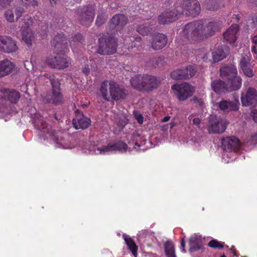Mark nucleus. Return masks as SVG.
I'll return each instance as SVG.
<instances>
[{"label":"nucleus","instance_id":"obj_1","mask_svg":"<svg viewBox=\"0 0 257 257\" xmlns=\"http://www.w3.org/2000/svg\"><path fill=\"white\" fill-rule=\"evenodd\" d=\"M221 23L219 21H212L207 24L201 22H193L186 24L182 35L189 41H196L207 38L219 30Z\"/></svg>","mask_w":257,"mask_h":257},{"label":"nucleus","instance_id":"obj_2","mask_svg":"<svg viewBox=\"0 0 257 257\" xmlns=\"http://www.w3.org/2000/svg\"><path fill=\"white\" fill-rule=\"evenodd\" d=\"M220 76L225 81L228 91L237 90L242 85V79L237 75L236 67L230 65L222 67L220 69Z\"/></svg>","mask_w":257,"mask_h":257},{"label":"nucleus","instance_id":"obj_3","mask_svg":"<svg viewBox=\"0 0 257 257\" xmlns=\"http://www.w3.org/2000/svg\"><path fill=\"white\" fill-rule=\"evenodd\" d=\"M34 125L36 128L49 134L57 145L56 147L68 148L66 145V141L64 140V136H66V135L53 131L50 125L48 126L44 121L43 117L40 115H36L34 119Z\"/></svg>","mask_w":257,"mask_h":257},{"label":"nucleus","instance_id":"obj_4","mask_svg":"<svg viewBox=\"0 0 257 257\" xmlns=\"http://www.w3.org/2000/svg\"><path fill=\"white\" fill-rule=\"evenodd\" d=\"M100 91L103 99L107 101L113 100H118L125 98L126 93L124 89L113 81L108 82L103 81L100 86Z\"/></svg>","mask_w":257,"mask_h":257},{"label":"nucleus","instance_id":"obj_5","mask_svg":"<svg viewBox=\"0 0 257 257\" xmlns=\"http://www.w3.org/2000/svg\"><path fill=\"white\" fill-rule=\"evenodd\" d=\"M132 86L140 91H149L157 88L160 83L157 78L147 74L137 75L131 79Z\"/></svg>","mask_w":257,"mask_h":257},{"label":"nucleus","instance_id":"obj_6","mask_svg":"<svg viewBox=\"0 0 257 257\" xmlns=\"http://www.w3.org/2000/svg\"><path fill=\"white\" fill-rule=\"evenodd\" d=\"M0 112L10 114L12 111L11 103H15L20 97V93L15 90L3 89L0 91Z\"/></svg>","mask_w":257,"mask_h":257},{"label":"nucleus","instance_id":"obj_7","mask_svg":"<svg viewBox=\"0 0 257 257\" xmlns=\"http://www.w3.org/2000/svg\"><path fill=\"white\" fill-rule=\"evenodd\" d=\"M117 41L113 37L104 36L99 39L98 52L102 55L112 54L116 52Z\"/></svg>","mask_w":257,"mask_h":257},{"label":"nucleus","instance_id":"obj_8","mask_svg":"<svg viewBox=\"0 0 257 257\" xmlns=\"http://www.w3.org/2000/svg\"><path fill=\"white\" fill-rule=\"evenodd\" d=\"M34 23V21L30 16L26 15L23 18L20 24L22 29V40L28 46H31L32 41L34 38V33L29 28L30 26Z\"/></svg>","mask_w":257,"mask_h":257},{"label":"nucleus","instance_id":"obj_9","mask_svg":"<svg viewBox=\"0 0 257 257\" xmlns=\"http://www.w3.org/2000/svg\"><path fill=\"white\" fill-rule=\"evenodd\" d=\"M181 14H185L188 16L196 17L200 13L201 8L197 0H183L180 4Z\"/></svg>","mask_w":257,"mask_h":257},{"label":"nucleus","instance_id":"obj_10","mask_svg":"<svg viewBox=\"0 0 257 257\" xmlns=\"http://www.w3.org/2000/svg\"><path fill=\"white\" fill-rule=\"evenodd\" d=\"M46 62L51 68L62 69L68 67L71 61L69 57L63 54L48 58Z\"/></svg>","mask_w":257,"mask_h":257},{"label":"nucleus","instance_id":"obj_11","mask_svg":"<svg viewBox=\"0 0 257 257\" xmlns=\"http://www.w3.org/2000/svg\"><path fill=\"white\" fill-rule=\"evenodd\" d=\"M173 90H176V95L180 101H184L188 97L191 96L194 91V87L187 83L176 84L172 86Z\"/></svg>","mask_w":257,"mask_h":257},{"label":"nucleus","instance_id":"obj_12","mask_svg":"<svg viewBox=\"0 0 257 257\" xmlns=\"http://www.w3.org/2000/svg\"><path fill=\"white\" fill-rule=\"evenodd\" d=\"M181 15V11L178 7H175L173 9H167L158 17V23L161 25H165L173 22L178 19Z\"/></svg>","mask_w":257,"mask_h":257},{"label":"nucleus","instance_id":"obj_13","mask_svg":"<svg viewBox=\"0 0 257 257\" xmlns=\"http://www.w3.org/2000/svg\"><path fill=\"white\" fill-rule=\"evenodd\" d=\"M253 63V61H251V55L249 52L242 55L239 65L240 70L246 77H252L255 74Z\"/></svg>","mask_w":257,"mask_h":257},{"label":"nucleus","instance_id":"obj_14","mask_svg":"<svg viewBox=\"0 0 257 257\" xmlns=\"http://www.w3.org/2000/svg\"><path fill=\"white\" fill-rule=\"evenodd\" d=\"M127 145L121 141H118L114 143H109L107 146H103L101 147H97L94 150L95 154H105L111 151L125 152L127 150Z\"/></svg>","mask_w":257,"mask_h":257},{"label":"nucleus","instance_id":"obj_15","mask_svg":"<svg viewBox=\"0 0 257 257\" xmlns=\"http://www.w3.org/2000/svg\"><path fill=\"white\" fill-rule=\"evenodd\" d=\"M94 8L92 5L79 10L78 15L80 23L82 25L89 26L93 21L94 16Z\"/></svg>","mask_w":257,"mask_h":257},{"label":"nucleus","instance_id":"obj_16","mask_svg":"<svg viewBox=\"0 0 257 257\" xmlns=\"http://www.w3.org/2000/svg\"><path fill=\"white\" fill-rule=\"evenodd\" d=\"M18 50L16 42L8 36H0V51L6 53L16 52Z\"/></svg>","mask_w":257,"mask_h":257},{"label":"nucleus","instance_id":"obj_17","mask_svg":"<svg viewBox=\"0 0 257 257\" xmlns=\"http://www.w3.org/2000/svg\"><path fill=\"white\" fill-rule=\"evenodd\" d=\"M241 101L243 106L257 105V91L253 88H248L246 92L242 93Z\"/></svg>","mask_w":257,"mask_h":257},{"label":"nucleus","instance_id":"obj_18","mask_svg":"<svg viewBox=\"0 0 257 257\" xmlns=\"http://www.w3.org/2000/svg\"><path fill=\"white\" fill-rule=\"evenodd\" d=\"M239 103L238 100L233 102L223 99L214 104V106L224 112H228L237 110L238 109Z\"/></svg>","mask_w":257,"mask_h":257},{"label":"nucleus","instance_id":"obj_19","mask_svg":"<svg viewBox=\"0 0 257 257\" xmlns=\"http://www.w3.org/2000/svg\"><path fill=\"white\" fill-rule=\"evenodd\" d=\"M240 145L239 140L235 137H227L222 140V148L226 151H236Z\"/></svg>","mask_w":257,"mask_h":257},{"label":"nucleus","instance_id":"obj_20","mask_svg":"<svg viewBox=\"0 0 257 257\" xmlns=\"http://www.w3.org/2000/svg\"><path fill=\"white\" fill-rule=\"evenodd\" d=\"M90 119L84 116L78 110L76 111V117L73 119V124L76 129H85L90 124Z\"/></svg>","mask_w":257,"mask_h":257},{"label":"nucleus","instance_id":"obj_21","mask_svg":"<svg viewBox=\"0 0 257 257\" xmlns=\"http://www.w3.org/2000/svg\"><path fill=\"white\" fill-rule=\"evenodd\" d=\"M226 128V122L225 119L216 118L211 122L209 131L213 133H222Z\"/></svg>","mask_w":257,"mask_h":257},{"label":"nucleus","instance_id":"obj_22","mask_svg":"<svg viewBox=\"0 0 257 257\" xmlns=\"http://www.w3.org/2000/svg\"><path fill=\"white\" fill-rule=\"evenodd\" d=\"M52 45L56 49V51L65 52L68 43L63 34H59L55 36L51 42Z\"/></svg>","mask_w":257,"mask_h":257},{"label":"nucleus","instance_id":"obj_23","mask_svg":"<svg viewBox=\"0 0 257 257\" xmlns=\"http://www.w3.org/2000/svg\"><path fill=\"white\" fill-rule=\"evenodd\" d=\"M167 38L163 34L155 35L152 41V47L154 50H160L164 48L167 43Z\"/></svg>","mask_w":257,"mask_h":257},{"label":"nucleus","instance_id":"obj_24","mask_svg":"<svg viewBox=\"0 0 257 257\" xmlns=\"http://www.w3.org/2000/svg\"><path fill=\"white\" fill-rule=\"evenodd\" d=\"M44 101L54 104L61 103L63 101V96L61 91L52 90L51 93L48 94L45 96Z\"/></svg>","mask_w":257,"mask_h":257},{"label":"nucleus","instance_id":"obj_25","mask_svg":"<svg viewBox=\"0 0 257 257\" xmlns=\"http://www.w3.org/2000/svg\"><path fill=\"white\" fill-rule=\"evenodd\" d=\"M238 27L236 24H233L223 34L224 39L230 44L234 43L236 41V34Z\"/></svg>","mask_w":257,"mask_h":257},{"label":"nucleus","instance_id":"obj_26","mask_svg":"<svg viewBox=\"0 0 257 257\" xmlns=\"http://www.w3.org/2000/svg\"><path fill=\"white\" fill-rule=\"evenodd\" d=\"M15 68L14 64L8 59L0 61V77L10 74Z\"/></svg>","mask_w":257,"mask_h":257},{"label":"nucleus","instance_id":"obj_27","mask_svg":"<svg viewBox=\"0 0 257 257\" xmlns=\"http://www.w3.org/2000/svg\"><path fill=\"white\" fill-rule=\"evenodd\" d=\"M127 22V18L123 15H116L111 19L109 27L112 29L116 27L121 28L126 24Z\"/></svg>","mask_w":257,"mask_h":257},{"label":"nucleus","instance_id":"obj_28","mask_svg":"<svg viewBox=\"0 0 257 257\" xmlns=\"http://www.w3.org/2000/svg\"><path fill=\"white\" fill-rule=\"evenodd\" d=\"M229 53L228 47L226 46L218 48L212 53L213 62H217L225 58Z\"/></svg>","mask_w":257,"mask_h":257},{"label":"nucleus","instance_id":"obj_29","mask_svg":"<svg viewBox=\"0 0 257 257\" xmlns=\"http://www.w3.org/2000/svg\"><path fill=\"white\" fill-rule=\"evenodd\" d=\"M211 87L213 90L216 93H220L228 92V89H227V84L224 80H217L212 81Z\"/></svg>","mask_w":257,"mask_h":257},{"label":"nucleus","instance_id":"obj_30","mask_svg":"<svg viewBox=\"0 0 257 257\" xmlns=\"http://www.w3.org/2000/svg\"><path fill=\"white\" fill-rule=\"evenodd\" d=\"M190 251H194L200 249L202 246V239L197 235L192 236L189 239Z\"/></svg>","mask_w":257,"mask_h":257},{"label":"nucleus","instance_id":"obj_31","mask_svg":"<svg viewBox=\"0 0 257 257\" xmlns=\"http://www.w3.org/2000/svg\"><path fill=\"white\" fill-rule=\"evenodd\" d=\"M137 31L142 36H148L151 34L152 27L149 22L139 24L136 28Z\"/></svg>","mask_w":257,"mask_h":257},{"label":"nucleus","instance_id":"obj_32","mask_svg":"<svg viewBox=\"0 0 257 257\" xmlns=\"http://www.w3.org/2000/svg\"><path fill=\"white\" fill-rule=\"evenodd\" d=\"M123 238L126 244L132 252V254L136 256L137 255L138 247L134 241L127 235H124Z\"/></svg>","mask_w":257,"mask_h":257},{"label":"nucleus","instance_id":"obj_33","mask_svg":"<svg viewBox=\"0 0 257 257\" xmlns=\"http://www.w3.org/2000/svg\"><path fill=\"white\" fill-rule=\"evenodd\" d=\"M44 76L47 77L50 81L52 90H58L61 91L60 90V83L58 79L56 78L55 76L49 75L48 74H46L44 75Z\"/></svg>","mask_w":257,"mask_h":257},{"label":"nucleus","instance_id":"obj_34","mask_svg":"<svg viewBox=\"0 0 257 257\" xmlns=\"http://www.w3.org/2000/svg\"><path fill=\"white\" fill-rule=\"evenodd\" d=\"M165 251L167 257H176L175 253L174 245L172 242L167 241L165 243Z\"/></svg>","mask_w":257,"mask_h":257},{"label":"nucleus","instance_id":"obj_35","mask_svg":"<svg viewBox=\"0 0 257 257\" xmlns=\"http://www.w3.org/2000/svg\"><path fill=\"white\" fill-rule=\"evenodd\" d=\"M69 43L72 50L75 48V46H78L83 41V38L80 34L76 35L74 37H72Z\"/></svg>","mask_w":257,"mask_h":257},{"label":"nucleus","instance_id":"obj_36","mask_svg":"<svg viewBox=\"0 0 257 257\" xmlns=\"http://www.w3.org/2000/svg\"><path fill=\"white\" fill-rule=\"evenodd\" d=\"M181 69L182 74H187V75L188 76L186 77V79L193 77L195 75L196 72V70L195 68V67L191 65Z\"/></svg>","mask_w":257,"mask_h":257},{"label":"nucleus","instance_id":"obj_37","mask_svg":"<svg viewBox=\"0 0 257 257\" xmlns=\"http://www.w3.org/2000/svg\"><path fill=\"white\" fill-rule=\"evenodd\" d=\"M171 77L175 80L186 79L187 74H182L181 69H177L171 73Z\"/></svg>","mask_w":257,"mask_h":257},{"label":"nucleus","instance_id":"obj_38","mask_svg":"<svg viewBox=\"0 0 257 257\" xmlns=\"http://www.w3.org/2000/svg\"><path fill=\"white\" fill-rule=\"evenodd\" d=\"M107 18V16L103 12L102 10H100L98 12V16L97 17L95 23L98 26L102 25Z\"/></svg>","mask_w":257,"mask_h":257},{"label":"nucleus","instance_id":"obj_39","mask_svg":"<svg viewBox=\"0 0 257 257\" xmlns=\"http://www.w3.org/2000/svg\"><path fill=\"white\" fill-rule=\"evenodd\" d=\"M224 242L218 241L216 240L212 239L208 242V246L214 248L221 249L224 246Z\"/></svg>","mask_w":257,"mask_h":257},{"label":"nucleus","instance_id":"obj_40","mask_svg":"<svg viewBox=\"0 0 257 257\" xmlns=\"http://www.w3.org/2000/svg\"><path fill=\"white\" fill-rule=\"evenodd\" d=\"M131 40L132 42L131 45L132 48H138L142 44V39L140 37H132Z\"/></svg>","mask_w":257,"mask_h":257},{"label":"nucleus","instance_id":"obj_41","mask_svg":"<svg viewBox=\"0 0 257 257\" xmlns=\"http://www.w3.org/2000/svg\"><path fill=\"white\" fill-rule=\"evenodd\" d=\"M206 8L211 11H215L218 9V4L213 1H208L206 3Z\"/></svg>","mask_w":257,"mask_h":257},{"label":"nucleus","instance_id":"obj_42","mask_svg":"<svg viewBox=\"0 0 257 257\" xmlns=\"http://www.w3.org/2000/svg\"><path fill=\"white\" fill-rule=\"evenodd\" d=\"M5 18L7 21L9 22H13L15 21L13 11L11 10H9L6 11L5 13Z\"/></svg>","mask_w":257,"mask_h":257},{"label":"nucleus","instance_id":"obj_43","mask_svg":"<svg viewBox=\"0 0 257 257\" xmlns=\"http://www.w3.org/2000/svg\"><path fill=\"white\" fill-rule=\"evenodd\" d=\"M251 42L254 44L251 48V52L253 54H257V35L252 38Z\"/></svg>","mask_w":257,"mask_h":257},{"label":"nucleus","instance_id":"obj_44","mask_svg":"<svg viewBox=\"0 0 257 257\" xmlns=\"http://www.w3.org/2000/svg\"><path fill=\"white\" fill-rule=\"evenodd\" d=\"M12 0H0V9H5L9 6Z\"/></svg>","mask_w":257,"mask_h":257},{"label":"nucleus","instance_id":"obj_45","mask_svg":"<svg viewBox=\"0 0 257 257\" xmlns=\"http://www.w3.org/2000/svg\"><path fill=\"white\" fill-rule=\"evenodd\" d=\"M247 143H249L250 145L257 144V133L251 136Z\"/></svg>","mask_w":257,"mask_h":257},{"label":"nucleus","instance_id":"obj_46","mask_svg":"<svg viewBox=\"0 0 257 257\" xmlns=\"http://www.w3.org/2000/svg\"><path fill=\"white\" fill-rule=\"evenodd\" d=\"M24 10L23 8L22 7H18L16 8V10H15V14H16V19H18L19 18L22 14L24 13Z\"/></svg>","mask_w":257,"mask_h":257},{"label":"nucleus","instance_id":"obj_47","mask_svg":"<svg viewBox=\"0 0 257 257\" xmlns=\"http://www.w3.org/2000/svg\"><path fill=\"white\" fill-rule=\"evenodd\" d=\"M22 2L26 5H36L37 2L36 0H21Z\"/></svg>","mask_w":257,"mask_h":257},{"label":"nucleus","instance_id":"obj_48","mask_svg":"<svg viewBox=\"0 0 257 257\" xmlns=\"http://www.w3.org/2000/svg\"><path fill=\"white\" fill-rule=\"evenodd\" d=\"M193 101L195 102V103L198 105L200 106H202L203 104V101L202 99L198 98L197 97L194 96L193 98Z\"/></svg>","mask_w":257,"mask_h":257},{"label":"nucleus","instance_id":"obj_49","mask_svg":"<svg viewBox=\"0 0 257 257\" xmlns=\"http://www.w3.org/2000/svg\"><path fill=\"white\" fill-rule=\"evenodd\" d=\"M135 117L138 122L142 124L143 122V116L141 114H136Z\"/></svg>","mask_w":257,"mask_h":257},{"label":"nucleus","instance_id":"obj_50","mask_svg":"<svg viewBox=\"0 0 257 257\" xmlns=\"http://www.w3.org/2000/svg\"><path fill=\"white\" fill-rule=\"evenodd\" d=\"M200 122H201V120H200V118L198 117L194 118L193 120V124L197 125H199L200 123Z\"/></svg>","mask_w":257,"mask_h":257},{"label":"nucleus","instance_id":"obj_51","mask_svg":"<svg viewBox=\"0 0 257 257\" xmlns=\"http://www.w3.org/2000/svg\"><path fill=\"white\" fill-rule=\"evenodd\" d=\"M185 242L184 239H182L181 242V246L182 248V251L185 252Z\"/></svg>","mask_w":257,"mask_h":257},{"label":"nucleus","instance_id":"obj_52","mask_svg":"<svg viewBox=\"0 0 257 257\" xmlns=\"http://www.w3.org/2000/svg\"><path fill=\"white\" fill-rule=\"evenodd\" d=\"M170 118V116H166L164 117V118L162 119L163 122H167L168 121Z\"/></svg>","mask_w":257,"mask_h":257},{"label":"nucleus","instance_id":"obj_53","mask_svg":"<svg viewBox=\"0 0 257 257\" xmlns=\"http://www.w3.org/2000/svg\"><path fill=\"white\" fill-rule=\"evenodd\" d=\"M83 72L86 74H88L89 72V70L87 68H84L82 70Z\"/></svg>","mask_w":257,"mask_h":257},{"label":"nucleus","instance_id":"obj_54","mask_svg":"<svg viewBox=\"0 0 257 257\" xmlns=\"http://www.w3.org/2000/svg\"><path fill=\"white\" fill-rule=\"evenodd\" d=\"M47 29H48V26L45 25L44 26V29H43V32L42 33H45V32H46Z\"/></svg>","mask_w":257,"mask_h":257},{"label":"nucleus","instance_id":"obj_55","mask_svg":"<svg viewBox=\"0 0 257 257\" xmlns=\"http://www.w3.org/2000/svg\"><path fill=\"white\" fill-rule=\"evenodd\" d=\"M233 17L232 18H235L236 19V22H238V20H239V18H238V16H237V15H233Z\"/></svg>","mask_w":257,"mask_h":257},{"label":"nucleus","instance_id":"obj_56","mask_svg":"<svg viewBox=\"0 0 257 257\" xmlns=\"http://www.w3.org/2000/svg\"><path fill=\"white\" fill-rule=\"evenodd\" d=\"M49 1L51 4H55L56 3V2L57 0H49Z\"/></svg>","mask_w":257,"mask_h":257},{"label":"nucleus","instance_id":"obj_57","mask_svg":"<svg viewBox=\"0 0 257 257\" xmlns=\"http://www.w3.org/2000/svg\"><path fill=\"white\" fill-rule=\"evenodd\" d=\"M255 5L257 7V0L255 1Z\"/></svg>","mask_w":257,"mask_h":257},{"label":"nucleus","instance_id":"obj_58","mask_svg":"<svg viewBox=\"0 0 257 257\" xmlns=\"http://www.w3.org/2000/svg\"><path fill=\"white\" fill-rule=\"evenodd\" d=\"M135 145L138 146L139 147L140 146V145H138L137 142L135 143Z\"/></svg>","mask_w":257,"mask_h":257},{"label":"nucleus","instance_id":"obj_59","mask_svg":"<svg viewBox=\"0 0 257 257\" xmlns=\"http://www.w3.org/2000/svg\"><path fill=\"white\" fill-rule=\"evenodd\" d=\"M220 257H226V256L224 254H223L222 256H221Z\"/></svg>","mask_w":257,"mask_h":257}]
</instances>
